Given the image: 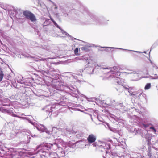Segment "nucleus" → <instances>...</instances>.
I'll return each mask as SVG.
<instances>
[{
	"label": "nucleus",
	"mask_w": 158,
	"mask_h": 158,
	"mask_svg": "<svg viewBox=\"0 0 158 158\" xmlns=\"http://www.w3.org/2000/svg\"><path fill=\"white\" fill-rule=\"evenodd\" d=\"M50 19H51V20L52 21V22H53V21H54V20L52 18H51V17H50Z\"/></svg>",
	"instance_id": "nucleus-49"
},
{
	"label": "nucleus",
	"mask_w": 158,
	"mask_h": 158,
	"mask_svg": "<svg viewBox=\"0 0 158 158\" xmlns=\"http://www.w3.org/2000/svg\"><path fill=\"white\" fill-rule=\"evenodd\" d=\"M129 71H131V72H125V73H127V74H131L132 75L131 76L133 78H134L135 79H133L132 80L133 81H136L138 80H139L143 78H146V77H140V73L139 72H137L136 71L133 70H129Z\"/></svg>",
	"instance_id": "nucleus-10"
},
{
	"label": "nucleus",
	"mask_w": 158,
	"mask_h": 158,
	"mask_svg": "<svg viewBox=\"0 0 158 158\" xmlns=\"http://www.w3.org/2000/svg\"><path fill=\"white\" fill-rule=\"evenodd\" d=\"M145 146L143 145L140 148V152L139 153H134L133 154V158H142L143 155L142 153L143 152V150Z\"/></svg>",
	"instance_id": "nucleus-18"
},
{
	"label": "nucleus",
	"mask_w": 158,
	"mask_h": 158,
	"mask_svg": "<svg viewBox=\"0 0 158 158\" xmlns=\"http://www.w3.org/2000/svg\"><path fill=\"white\" fill-rule=\"evenodd\" d=\"M155 44H154L151 47V49L150 50V52L151 51V50L153 49L155 47V46H154L155 45Z\"/></svg>",
	"instance_id": "nucleus-40"
},
{
	"label": "nucleus",
	"mask_w": 158,
	"mask_h": 158,
	"mask_svg": "<svg viewBox=\"0 0 158 158\" xmlns=\"http://www.w3.org/2000/svg\"><path fill=\"white\" fill-rule=\"evenodd\" d=\"M152 77V79H156L158 78V76H156V77Z\"/></svg>",
	"instance_id": "nucleus-44"
},
{
	"label": "nucleus",
	"mask_w": 158,
	"mask_h": 158,
	"mask_svg": "<svg viewBox=\"0 0 158 158\" xmlns=\"http://www.w3.org/2000/svg\"><path fill=\"white\" fill-rule=\"evenodd\" d=\"M3 106H10V104H3Z\"/></svg>",
	"instance_id": "nucleus-41"
},
{
	"label": "nucleus",
	"mask_w": 158,
	"mask_h": 158,
	"mask_svg": "<svg viewBox=\"0 0 158 158\" xmlns=\"http://www.w3.org/2000/svg\"><path fill=\"white\" fill-rule=\"evenodd\" d=\"M83 9L84 11L82 12L84 14H87L90 16L91 19H93L95 23L98 24H105L107 23V22L108 20L106 21L103 17H98L93 14L89 12L87 9L84 6H82L80 7V10L82 11L81 10Z\"/></svg>",
	"instance_id": "nucleus-6"
},
{
	"label": "nucleus",
	"mask_w": 158,
	"mask_h": 158,
	"mask_svg": "<svg viewBox=\"0 0 158 158\" xmlns=\"http://www.w3.org/2000/svg\"><path fill=\"white\" fill-rule=\"evenodd\" d=\"M87 101L89 102H93L95 99L94 98H87Z\"/></svg>",
	"instance_id": "nucleus-33"
},
{
	"label": "nucleus",
	"mask_w": 158,
	"mask_h": 158,
	"mask_svg": "<svg viewBox=\"0 0 158 158\" xmlns=\"http://www.w3.org/2000/svg\"><path fill=\"white\" fill-rule=\"evenodd\" d=\"M110 129V130H111V131H114V130H112V129Z\"/></svg>",
	"instance_id": "nucleus-54"
},
{
	"label": "nucleus",
	"mask_w": 158,
	"mask_h": 158,
	"mask_svg": "<svg viewBox=\"0 0 158 158\" xmlns=\"http://www.w3.org/2000/svg\"><path fill=\"white\" fill-rule=\"evenodd\" d=\"M151 87V84L150 83H147L144 87L145 90L149 89Z\"/></svg>",
	"instance_id": "nucleus-30"
},
{
	"label": "nucleus",
	"mask_w": 158,
	"mask_h": 158,
	"mask_svg": "<svg viewBox=\"0 0 158 158\" xmlns=\"http://www.w3.org/2000/svg\"><path fill=\"white\" fill-rule=\"evenodd\" d=\"M31 13H31V12L27 10L23 11V15L27 18V17H28V16H29L30 15V14Z\"/></svg>",
	"instance_id": "nucleus-24"
},
{
	"label": "nucleus",
	"mask_w": 158,
	"mask_h": 158,
	"mask_svg": "<svg viewBox=\"0 0 158 158\" xmlns=\"http://www.w3.org/2000/svg\"><path fill=\"white\" fill-rule=\"evenodd\" d=\"M48 0V1H50V2H51L52 3H53V2L51 0Z\"/></svg>",
	"instance_id": "nucleus-51"
},
{
	"label": "nucleus",
	"mask_w": 158,
	"mask_h": 158,
	"mask_svg": "<svg viewBox=\"0 0 158 158\" xmlns=\"http://www.w3.org/2000/svg\"><path fill=\"white\" fill-rule=\"evenodd\" d=\"M150 129H152V131L154 133H156V130L154 127H150Z\"/></svg>",
	"instance_id": "nucleus-35"
},
{
	"label": "nucleus",
	"mask_w": 158,
	"mask_h": 158,
	"mask_svg": "<svg viewBox=\"0 0 158 158\" xmlns=\"http://www.w3.org/2000/svg\"><path fill=\"white\" fill-rule=\"evenodd\" d=\"M129 94L130 95L132 96V97L138 99H139L140 97L142 96L141 93L138 91H129Z\"/></svg>",
	"instance_id": "nucleus-16"
},
{
	"label": "nucleus",
	"mask_w": 158,
	"mask_h": 158,
	"mask_svg": "<svg viewBox=\"0 0 158 158\" xmlns=\"http://www.w3.org/2000/svg\"><path fill=\"white\" fill-rule=\"evenodd\" d=\"M77 77L69 73H66L61 77V83L53 85L52 87L57 90H64L65 92H69L73 97L80 98V96L85 97L84 95L80 94L77 88L73 86V82L77 81Z\"/></svg>",
	"instance_id": "nucleus-1"
},
{
	"label": "nucleus",
	"mask_w": 158,
	"mask_h": 158,
	"mask_svg": "<svg viewBox=\"0 0 158 158\" xmlns=\"http://www.w3.org/2000/svg\"><path fill=\"white\" fill-rule=\"evenodd\" d=\"M90 116L91 118V119L92 120V121H93V118H92V115L91 114H90Z\"/></svg>",
	"instance_id": "nucleus-50"
},
{
	"label": "nucleus",
	"mask_w": 158,
	"mask_h": 158,
	"mask_svg": "<svg viewBox=\"0 0 158 158\" xmlns=\"http://www.w3.org/2000/svg\"><path fill=\"white\" fill-rule=\"evenodd\" d=\"M157 69V70H158V68H157V69Z\"/></svg>",
	"instance_id": "nucleus-59"
},
{
	"label": "nucleus",
	"mask_w": 158,
	"mask_h": 158,
	"mask_svg": "<svg viewBox=\"0 0 158 158\" xmlns=\"http://www.w3.org/2000/svg\"><path fill=\"white\" fill-rule=\"evenodd\" d=\"M116 114H117V115L118 116H119V113H116Z\"/></svg>",
	"instance_id": "nucleus-52"
},
{
	"label": "nucleus",
	"mask_w": 158,
	"mask_h": 158,
	"mask_svg": "<svg viewBox=\"0 0 158 158\" xmlns=\"http://www.w3.org/2000/svg\"><path fill=\"white\" fill-rule=\"evenodd\" d=\"M41 47L43 49H45L46 50H49L47 48L48 47H46L45 46H43V45H42Z\"/></svg>",
	"instance_id": "nucleus-36"
},
{
	"label": "nucleus",
	"mask_w": 158,
	"mask_h": 158,
	"mask_svg": "<svg viewBox=\"0 0 158 158\" xmlns=\"http://www.w3.org/2000/svg\"><path fill=\"white\" fill-rule=\"evenodd\" d=\"M47 148L44 144L40 145L37 147V152L40 155V158H56V153L54 152L49 153Z\"/></svg>",
	"instance_id": "nucleus-4"
},
{
	"label": "nucleus",
	"mask_w": 158,
	"mask_h": 158,
	"mask_svg": "<svg viewBox=\"0 0 158 158\" xmlns=\"http://www.w3.org/2000/svg\"><path fill=\"white\" fill-rule=\"evenodd\" d=\"M110 117L114 119L116 121H118V122H121V120L117 116L111 114L110 115Z\"/></svg>",
	"instance_id": "nucleus-23"
},
{
	"label": "nucleus",
	"mask_w": 158,
	"mask_h": 158,
	"mask_svg": "<svg viewBox=\"0 0 158 158\" xmlns=\"http://www.w3.org/2000/svg\"><path fill=\"white\" fill-rule=\"evenodd\" d=\"M141 136L143 138H145L147 141V143L148 145L151 144V140L152 138V135L151 134H149L146 131H142L141 134Z\"/></svg>",
	"instance_id": "nucleus-12"
},
{
	"label": "nucleus",
	"mask_w": 158,
	"mask_h": 158,
	"mask_svg": "<svg viewBox=\"0 0 158 158\" xmlns=\"http://www.w3.org/2000/svg\"><path fill=\"white\" fill-rule=\"evenodd\" d=\"M124 88L127 90L128 92L129 93V91H132V90L133 89H134V88L133 87H129L128 86H123Z\"/></svg>",
	"instance_id": "nucleus-29"
},
{
	"label": "nucleus",
	"mask_w": 158,
	"mask_h": 158,
	"mask_svg": "<svg viewBox=\"0 0 158 158\" xmlns=\"http://www.w3.org/2000/svg\"><path fill=\"white\" fill-rule=\"evenodd\" d=\"M17 81L18 83H21V84H23L24 83V81L22 80H17Z\"/></svg>",
	"instance_id": "nucleus-38"
},
{
	"label": "nucleus",
	"mask_w": 158,
	"mask_h": 158,
	"mask_svg": "<svg viewBox=\"0 0 158 158\" xmlns=\"http://www.w3.org/2000/svg\"><path fill=\"white\" fill-rule=\"evenodd\" d=\"M86 62L87 63L85 65V69L83 70L82 69H80L77 72L76 75L80 77L82 76V73L84 71L89 74H92L93 73L94 69H103L104 72L108 73H113L110 75L108 77L110 79H112L115 83L118 84L120 85V79L118 77L120 75V73L118 72V69L116 66L113 67L104 68L101 67L98 65L94 64V61L91 59H87Z\"/></svg>",
	"instance_id": "nucleus-2"
},
{
	"label": "nucleus",
	"mask_w": 158,
	"mask_h": 158,
	"mask_svg": "<svg viewBox=\"0 0 158 158\" xmlns=\"http://www.w3.org/2000/svg\"><path fill=\"white\" fill-rule=\"evenodd\" d=\"M18 13V11H20V10H21V9H17L16 10H15Z\"/></svg>",
	"instance_id": "nucleus-48"
},
{
	"label": "nucleus",
	"mask_w": 158,
	"mask_h": 158,
	"mask_svg": "<svg viewBox=\"0 0 158 158\" xmlns=\"http://www.w3.org/2000/svg\"><path fill=\"white\" fill-rule=\"evenodd\" d=\"M85 110L87 111V109H85Z\"/></svg>",
	"instance_id": "nucleus-58"
},
{
	"label": "nucleus",
	"mask_w": 158,
	"mask_h": 158,
	"mask_svg": "<svg viewBox=\"0 0 158 158\" xmlns=\"http://www.w3.org/2000/svg\"><path fill=\"white\" fill-rule=\"evenodd\" d=\"M103 103L107 105L114 107L118 110V111L122 113L128 110L127 108L124 106L122 103L116 102L114 100L108 98L105 103L103 102Z\"/></svg>",
	"instance_id": "nucleus-5"
},
{
	"label": "nucleus",
	"mask_w": 158,
	"mask_h": 158,
	"mask_svg": "<svg viewBox=\"0 0 158 158\" xmlns=\"http://www.w3.org/2000/svg\"><path fill=\"white\" fill-rule=\"evenodd\" d=\"M126 145V143H124L122 147L123 152L119 154V155L117 154H115L113 158H131L130 154L127 153V152L126 151V150L124 148Z\"/></svg>",
	"instance_id": "nucleus-9"
},
{
	"label": "nucleus",
	"mask_w": 158,
	"mask_h": 158,
	"mask_svg": "<svg viewBox=\"0 0 158 158\" xmlns=\"http://www.w3.org/2000/svg\"><path fill=\"white\" fill-rule=\"evenodd\" d=\"M78 48H76V49L74 50V53L76 55H78Z\"/></svg>",
	"instance_id": "nucleus-32"
},
{
	"label": "nucleus",
	"mask_w": 158,
	"mask_h": 158,
	"mask_svg": "<svg viewBox=\"0 0 158 158\" xmlns=\"http://www.w3.org/2000/svg\"><path fill=\"white\" fill-rule=\"evenodd\" d=\"M10 102V101L7 98L5 99V102H6V103H8L9 102Z\"/></svg>",
	"instance_id": "nucleus-37"
},
{
	"label": "nucleus",
	"mask_w": 158,
	"mask_h": 158,
	"mask_svg": "<svg viewBox=\"0 0 158 158\" xmlns=\"http://www.w3.org/2000/svg\"><path fill=\"white\" fill-rule=\"evenodd\" d=\"M97 118L100 122H102L103 121V119L102 118H101L100 116H99L98 115V116H97Z\"/></svg>",
	"instance_id": "nucleus-34"
},
{
	"label": "nucleus",
	"mask_w": 158,
	"mask_h": 158,
	"mask_svg": "<svg viewBox=\"0 0 158 158\" xmlns=\"http://www.w3.org/2000/svg\"><path fill=\"white\" fill-rule=\"evenodd\" d=\"M89 110H91L90 109H89Z\"/></svg>",
	"instance_id": "nucleus-60"
},
{
	"label": "nucleus",
	"mask_w": 158,
	"mask_h": 158,
	"mask_svg": "<svg viewBox=\"0 0 158 158\" xmlns=\"http://www.w3.org/2000/svg\"><path fill=\"white\" fill-rule=\"evenodd\" d=\"M9 158H19L18 152L16 151L13 152L10 155Z\"/></svg>",
	"instance_id": "nucleus-21"
},
{
	"label": "nucleus",
	"mask_w": 158,
	"mask_h": 158,
	"mask_svg": "<svg viewBox=\"0 0 158 158\" xmlns=\"http://www.w3.org/2000/svg\"><path fill=\"white\" fill-rule=\"evenodd\" d=\"M157 148L154 147H152L148 148L147 151V155L149 158H153L155 155V151L156 150Z\"/></svg>",
	"instance_id": "nucleus-13"
},
{
	"label": "nucleus",
	"mask_w": 158,
	"mask_h": 158,
	"mask_svg": "<svg viewBox=\"0 0 158 158\" xmlns=\"http://www.w3.org/2000/svg\"><path fill=\"white\" fill-rule=\"evenodd\" d=\"M98 114L95 111L93 113V116L95 118H97V116H98Z\"/></svg>",
	"instance_id": "nucleus-31"
},
{
	"label": "nucleus",
	"mask_w": 158,
	"mask_h": 158,
	"mask_svg": "<svg viewBox=\"0 0 158 158\" xmlns=\"http://www.w3.org/2000/svg\"><path fill=\"white\" fill-rule=\"evenodd\" d=\"M24 115V114H22V115Z\"/></svg>",
	"instance_id": "nucleus-57"
},
{
	"label": "nucleus",
	"mask_w": 158,
	"mask_h": 158,
	"mask_svg": "<svg viewBox=\"0 0 158 158\" xmlns=\"http://www.w3.org/2000/svg\"><path fill=\"white\" fill-rule=\"evenodd\" d=\"M73 134L76 135V137L78 138H80L83 136L84 133L81 131H73L72 132Z\"/></svg>",
	"instance_id": "nucleus-20"
},
{
	"label": "nucleus",
	"mask_w": 158,
	"mask_h": 158,
	"mask_svg": "<svg viewBox=\"0 0 158 158\" xmlns=\"http://www.w3.org/2000/svg\"><path fill=\"white\" fill-rule=\"evenodd\" d=\"M154 75L156 76L157 75V74H154Z\"/></svg>",
	"instance_id": "nucleus-56"
},
{
	"label": "nucleus",
	"mask_w": 158,
	"mask_h": 158,
	"mask_svg": "<svg viewBox=\"0 0 158 158\" xmlns=\"http://www.w3.org/2000/svg\"><path fill=\"white\" fill-rule=\"evenodd\" d=\"M58 72V70L57 69H54L52 70H49L47 71H43L42 73L45 76L50 77L54 81V82H59V80H57L59 78V75L57 73Z\"/></svg>",
	"instance_id": "nucleus-7"
},
{
	"label": "nucleus",
	"mask_w": 158,
	"mask_h": 158,
	"mask_svg": "<svg viewBox=\"0 0 158 158\" xmlns=\"http://www.w3.org/2000/svg\"><path fill=\"white\" fill-rule=\"evenodd\" d=\"M55 109V106H52L50 105L46 106L43 109L48 115H51L52 114V112Z\"/></svg>",
	"instance_id": "nucleus-14"
},
{
	"label": "nucleus",
	"mask_w": 158,
	"mask_h": 158,
	"mask_svg": "<svg viewBox=\"0 0 158 158\" xmlns=\"http://www.w3.org/2000/svg\"><path fill=\"white\" fill-rule=\"evenodd\" d=\"M143 126L144 128H146L148 126V125L146 124H143Z\"/></svg>",
	"instance_id": "nucleus-43"
},
{
	"label": "nucleus",
	"mask_w": 158,
	"mask_h": 158,
	"mask_svg": "<svg viewBox=\"0 0 158 158\" xmlns=\"http://www.w3.org/2000/svg\"><path fill=\"white\" fill-rule=\"evenodd\" d=\"M143 52L144 53H146V51H144Z\"/></svg>",
	"instance_id": "nucleus-55"
},
{
	"label": "nucleus",
	"mask_w": 158,
	"mask_h": 158,
	"mask_svg": "<svg viewBox=\"0 0 158 158\" xmlns=\"http://www.w3.org/2000/svg\"><path fill=\"white\" fill-rule=\"evenodd\" d=\"M111 143V141H98V145H96L94 143H93V145L94 147L98 146L99 150L103 152L102 154L103 158H108L110 156V154L109 152H108L107 150L111 148L110 146Z\"/></svg>",
	"instance_id": "nucleus-3"
},
{
	"label": "nucleus",
	"mask_w": 158,
	"mask_h": 158,
	"mask_svg": "<svg viewBox=\"0 0 158 158\" xmlns=\"http://www.w3.org/2000/svg\"><path fill=\"white\" fill-rule=\"evenodd\" d=\"M51 21L49 19H46L45 21L44 22L43 25L44 26H47L50 24Z\"/></svg>",
	"instance_id": "nucleus-25"
},
{
	"label": "nucleus",
	"mask_w": 158,
	"mask_h": 158,
	"mask_svg": "<svg viewBox=\"0 0 158 158\" xmlns=\"http://www.w3.org/2000/svg\"><path fill=\"white\" fill-rule=\"evenodd\" d=\"M106 48H116V49H120L123 50H128V51H134V52H137V53H140V52H139V51H133V50H127V49H124L120 48H113V47H106Z\"/></svg>",
	"instance_id": "nucleus-27"
},
{
	"label": "nucleus",
	"mask_w": 158,
	"mask_h": 158,
	"mask_svg": "<svg viewBox=\"0 0 158 158\" xmlns=\"http://www.w3.org/2000/svg\"><path fill=\"white\" fill-rule=\"evenodd\" d=\"M157 87V90L158 91V86H156Z\"/></svg>",
	"instance_id": "nucleus-53"
},
{
	"label": "nucleus",
	"mask_w": 158,
	"mask_h": 158,
	"mask_svg": "<svg viewBox=\"0 0 158 158\" xmlns=\"http://www.w3.org/2000/svg\"><path fill=\"white\" fill-rule=\"evenodd\" d=\"M62 11L63 13H64V14L65 16H66V15H68V14L67 13H64L65 11H64V9L62 10Z\"/></svg>",
	"instance_id": "nucleus-39"
},
{
	"label": "nucleus",
	"mask_w": 158,
	"mask_h": 158,
	"mask_svg": "<svg viewBox=\"0 0 158 158\" xmlns=\"http://www.w3.org/2000/svg\"><path fill=\"white\" fill-rule=\"evenodd\" d=\"M53 22L54 24V25L56 26V27L59 28L61 30V32L62 33L63 35H65L68 36L69 38L70 39H71L72 40H77V39L72 37L70 35L68 34L67 32L64 31L62 29H61L60 27L58 26V25L56 23V22L54 20L53 21Z\"/></svg>",
	"instance_id": "nucleus-15"
},
{
	"label": "nucleus",
	"mask_w": 158,
	"mask_h": 158,
	"mask_svg": "<svg viewBox=\"0 0 158 158\" xmlns=\"http://www.w3.org/2000/svg\"><path fill=\"white\" fill-rule=\"evenodd\" d=\"M96 139V136L92 134L89 135L87 138V140L89 143H93Z\"/></svg>",
	"instance_id": "nucleus-19"
},
{
	"label": "nucleus",
	"mask_w": 158,
	"mask_h": 158,
	"mask_svg": "<svg viewBox=\"0 0 158 158\" xmlns=\"http://www.w3.org/2000/svg\"><path fill=\"white\" fill-rule=\"evenodd\" d=\"M56 144L58 148L57 152L56 153V156L58 157V158H62L61 157H64L65 155V152L61 147H59V145L58 143H55Z\"/></svg>",
	"instance_id": "nucleus-17"
},
{
	"label": "nucleus",
	"mask_w": 158,
	"mask_h": 158,
	"mask_svg": "<svg viewBox=\"0 0 158 158\" xmlns=\"http://www.w3.org/2000/svg\"><path fill=\"white\" fill-rule=\"evenodd\" d=\"M77 110L80 111L81 112H83V111L82 110H81L80 109L77 108L76 109Z\"/></svg>",
	"instance_id": "nucleus-47"
},
{
	"label": "nucleus",
	"mask_w": 158,
	"mask_h": 158,
	"mask_svg": "<svg viewBox=\"0 0 158 158\" xmlns=\"http://www.w3.org/2000/svg\"><path fill=\"white\" fill-rule=\"evenodd\" d=\"M32 14L33 13H31L30 14V15L29 16H28V17H27V19H30V18L31 17V15H32Z\"/></svg>",
	"instance_id": "nucleus-46"
},
{
	"label": "nucleus",
	"mask_w": 158,
	"mask_h": 158,
	"mask_svg": "<svg viewBox=\"0 0 158 158\" xmlns=\"http://www.w3.org/2000/svg\"><path fill=\"white\" fill-rule=\"evenodd\" d=\"M156 153V154L158 156V149H156V150L155 151V153Z\"/></svg>",
	"instance_id": "nucleus-45"
},
{
	"label": "nucleus",
	"mask_w": 158,
	"mask_h": 158,
	"mask_svg": "<svg viewBox=\"0 0 158 158\" xmlns=\"http://www.w3.org/2000/svg\"><path fill=\"white\" fill-rule=\"evenodd\" d=\"M0 111L3 113L8 114L14 117H18L19 118L26 119L28 120L30 123L35 126V124L29 119V118H28L18 116L17 115L14 114V112H13L12 110H8L6 109L3 107H0Z\"/></svg>",
	"instance_id": "nucleus-8"
},
{
	"label": "nucleus",
	"mask_w": 158,
	"mask_h": 158,
	"mask_svg": "<svg viewBox=\"0 0 158 158\" xmlns=\"http://www.w3.org/2000/svg\"><path fill=\"white\" fill-rule=\"evenodd\" d=\"M37 129L40 131L42 132L46 131L47 130V128L43 125L40 124L37 127Z\"/></svg>",
	"instance_id": "nucleus-22"
},
{
	"label": "nucleus",
	"mask_w": 158,
	"mask_h": 158,
	"mask_svg": "<svg viewBox=\"0 0 158 158\" xmlns=\"http://www.w3.org/2000/svg\"><path fill=\"white\" fill-rule=\"evenodd\" d=\"M30 20L32 22H35L36 21V19L35 17L33 14L31 15V16Z\"/></svg>",
	"instance_id": "nucleus-26"
},
{
	"label": "nucleus",
	"mask_w": 158,
	"mask_h": 158,
	"mask_svg": "<svg viewBox=\"0 0 158 158\" xmlns=\"http://www.w3.org/2000/svg\"><path fill=\"white\" fill-rule=\"evenodd\" d=\"M56 89L58 90L59 92H56L54 93L53 94V96L55 97V99L57 101L62 102L64 100L63 97L64 96L62 94L63 92L62 91H65L64 90H57Z\"/></svg>",
	"instance_id": "nucleus-11"
},
{
	"label": "nucleus",
	"mask_w": 158,
	"mask_h": 158,
	"mask_svg": "<svg viewBox=\"0 0 158 158\" xmlns=\"http://www.w3.org/2000/svg\"><path fill=\"white\" fill-rule=\"evenodd\" d=\"M3 76L4 74L3 72L1 70V68H0V82L2 80Z\"/></svg>",
	"instance_id": "nucleus-28"
},
{
	"label": "nucleus",
	"mask_w": 158,
	"mask_h": 158,
	"mask_svg": "<svg viewBox=\"0 0 158 158\" xmlns=\"http://www.w3.org/2000/svg\"><path fill=\"white\" fill-rule=\"evenodd\" d=\"M48 59V58L45 59V58H42L40 60H42L43 61H47V60Z\"/></svg>",
	"instance_id": "nucleus-42"
}]
</instances>
